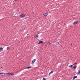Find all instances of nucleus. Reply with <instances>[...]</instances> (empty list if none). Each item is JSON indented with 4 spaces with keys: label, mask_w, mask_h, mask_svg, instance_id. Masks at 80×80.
<instances>
[{
    "label": "nucleus",
    "mask_w": 80,
    "mask_h": 80,
    "mask_svg": "<svg viewBox=\"0 0 80 80\" xmlns=\"http://www.w3.org/2000/svg\"><path fill=\"white\" fill-rule=\"evenodd\" d=\"M25 17V14H22L21 15H19V17H21V18H24Z\"/></svg>",
    "instance_id": "obj_1"
},
{
    "label": "nucleus",
    "mask_w": 80,
    "mask_h": 80,
    "mask_svg": "<svg viewBox=\"0 0 80 80\" xmlns=\"http://www.w3.org/2000/svg\"><path fill=\"white\" fill-rule=\"evenodd\" d=\"M36 61V59H34L33 61H32V65H33L34 63H35V62Z\"/></svg>",
    "instance_id": "obj_2"
},
{
    "label": "nucleus",
    "mask_w": 80,
    "mask_h": 80,
    "mask_svg": "<svg viewBox=\"0 0 80 80\" xmlns=\"http://www.w3.org/2000/svg\"><path fill=\"white\" fill-rule=\"evenodd\" d=\"M78 21H76L75 22H74V23H73V25H76V24H77L78 23Z\"/></svg>",
    "instance_id": "obj_3"
},
{
    "label": "nucleus",
    "mask_w": 80,
    "mask_h": 80,
    "mask_svg": "<svg viewBox=\"0 0 80 80\" xmlns=\"http://www.w3.org/2000/svg\"><path fill=\"white\" fill-rule=\"evenodd\" d=\"M48 15V13H45L43 14V16L44 17H47Z\"/></svg>",
    "instance_id": "obj_4"
},
{
    "label": "nucleus",
    "mask_w": 80,
    "mask_h": 80,
    "mask_svg": "<svg viewBox=\"0 0 80 80\" xmlns=\"http://www.w3.org/2000/svg\"><path fill=\"white\" fill-rule=\"evenodd\" d=\"M41 43H43V41H39L38 44V45H40V44H41Z\"/></svg>",
    "instance_id": "obj_5"
},
{
    "label": "nucleus",
    "mask_w": 80,
    "mask_h": 80,
    "mask_svg": "<svg viewBox=\"0 0 80 80\" xmlns=\"http://www.w3.org/2000/svg\"><path fill=\"white\" fill-rule=\"evenodd\" d=\"M6 74L7 76H10V73H7Z\"/></svg>",
    "instance_id": "obj_6"
},
{
    "label": "nucleus",
    "mask_w": 80,
    "mask_h": 80,
    "mask_svg": "<svg viewBox=\"0 0 80 80\" xmlns=\"http://www.w3.org/2000/svg\"><path fill=\"white\" fill-rule=\"evenodd\" d=\"M77 66L76 65L74 66H73V67L72 68L74 69L75 70V69H76V68H77Z\"/></svg>",
    "instance_id": "obj_7"
},
{
    "label": "nucleus",
    "mask_w": 80,
    "mask_h": 80,
    "mask_svg": "<svg viewBox=\"0 0 80 80\" xmlns=\"http://www.w3.org/2000/svg\"><path fill=\"white\" fill-rule=\"evenodd\" d=\"M77 78V76H75L73 78V80H75V78Z\"/></svg>",
    "instance_id": "obj_8"
},
{
    "label": "nucleus",
    "mask_w": 80,
    "mask_h": 80,
    "mask_svg": "<svg viewBox=\"0 0 80 80\" xmlns=\"http://www.w3.org/2000/svg\"><path fill=\"white\" fill-rule=\"evenodd\" d=\"M3 74H4V75H5L6 74V73H3V72L0 73V75H3Z\"/></svg>",
    "instance_id": "obj_9"
},
{
    "label": "nucleus",
    "mask_w": 80,
    "mask_h": 80,
    "mask_svg": "<svg viewBox=\"0 0 80 80\" xmlns=\"http://www.w3.org/2000/svg\"><path fill=\"white\" fill-rule=\"evenodd\" d=\"M3 48H2V47H1L0 48V51H2V50H3Z\"/></svg>",
    "instance_id": "obj_10"
},
{
    "label": "nucleus",
    "mask_w": 80,
    "mask_h": 80,
    "mask_svg": "<svg viewBox=\"0 0 80 80\" xmlns=\"http://www.w3.org/2000/svg\"><path fill=\"white\" fill-rule=\"evenodd\" d=\"M52 73H53V71H52L49 73V75H51Z\"/></svg>",
    "instance_id": "obj_11"
},
{
    "label": "nucleus",
    "mask_w": 80,
    "mask_h": 80,
    "mask_svg": "<svg viewBox=\"0 0 80 80\" xmlns=\"http://www.w3.org/2000/svg\"><path fill=\"white\" fill-rule=\"evenodd\" d=\"M32 68V67L31 66H30V67H28L27 68H26L27 69H28V68Z\"/></svg>",
    "instance_id": "obj_12"
},
{
    "label": "nucleus",
    "mask_w": 80,
    "mask_h": 80,
    "mask_svg": "<svg viewBox=\"0 0 80 80\" xmlns=\"http://www.w3.org/2000/svg\"><path fill=\"white\" fill-rule=\"evenodd\" d=\"M78 75L80 74V70H79L78 72L77 73Z\"/></svg>",
    "instance_id": "obj_13"
},
{
    "label": "nucleus",
    "mask_w": 80,
    "mask_h": 80,
    "mask_svg": "<svg viewBox=\"0 0 80 80\" xmlns=\"http://www.w3.org/2000/svg\"><path fill=\"white\" fill-rule=\"evenodd\" d=\"M73 67V65H70V66H69V68H71V67Z\"/></svg>",
    "instance_id": "obj_14"
},
{
    "label": "nucleus",
    "mask_w": 80,
    "mask_h": 80,
    "mask_svg": "<svg viewBox=\"0 0 80 80\" xmlns=\"http://www.w3.org/2000/svg\"><path fill=\"white\" fill-rule=\"evenodd\" d=\"M14 75V74H13V73H10V75Z\"/></svg>",
    "instance_id": "obj_15"
},
{
    "label": "nucleus",
    "mask_w": 80,
    "mask_h": 80,
    "mask_svg": "<svg viewBox=\"0 0 80 80\" xmlns=\"http://www.w3.org/2000/svg\"><path fill=\"white\" fill-rule=\"evenodd\" d=\"M58 44H59V42H57L56 43V45H58Z\"/></svg>",
    "instance_id": "obj_16"
},
{
    "label": "nucleus",
    "mask_w": 80,
    "mask_h": 80,
    "mask_svg": "<svg viewBox=\"0 0 80 80\" xmlns=\"http://www.w3.org/2000/svg\"><path fill=\"white\" fill-rule=\"evenodd\" d=\"M38 35H36L35 37V38H38Z\"/></svg>",
    "instance_id": "obj_17"
},
{
    "label": "nucleus",
    "mask_w": 80,
    "mask_h": 80,
    "mask_svg": "<svg viewBox=\"0 0 80 80\" xmlns=\"http://www.w3.org/2000/svg\"><path fill=\"white\" fill-rule=\"evenodd\" d=\"M7 50H9V49H10V47H8L7 48Z\"/></svg>",
    "instance_id": "obj_18"
},
{
    "label": "nucleus",
    "mask_w": 80,
    "mask_h": 80,
    "mask_svg": "<svg viewBox=\"0 0 80 80\" xmlns=\"http://www.w3.org/2000/svg\"><path fill=\"white\" fill-rule=\"evenodd\" d=\"M43 80H46V79L45 78H43L42 79Z\"/></svg>",
    "instance_id": "obj_19"
},
{
    "label": "nucleus",
    "mask_w": 80,
    "mask_h": 80,
    "mask_svg": "<svg viewBox=\"0 0 80 80\" xmlns=\"http://www.w3.org/2000/svg\"><path fill=\"white\" fill-rule=\"evenodd\" d=\"M48 43H49V44H51V43H50V42H49Z\"/></svg>",
    "instance_id": "obj_20"
},
{
    "label": "nucleus",
    "mask_w": 80,
    "mask_h": 80,
    "mask_svg": "<svg viewBox=\"0 0 80 80\" xmlns=\"http://www.w3.org/2000/svg\"><path fill=\"white\" fill-rule=\"evenodd\" d=\"M17 0H14L15 2H17Z\"/></svg>",
    "instance_id": "obj_21"
},
{
    "label": "nucleus",
    "mask_w": 80,
    "mask_h": 80,
    "mask_svg": "<svg viewBox=\"0 0 80 80\" xmlns=\"http://www.w3.org/2000/svg\"><path fill=\"white\" fill-rule=\"evenodd\" d=\"M28 34H27V36H28Z\"/></svg>",
    "instance_id": "obj_22"
}]
</instances>
